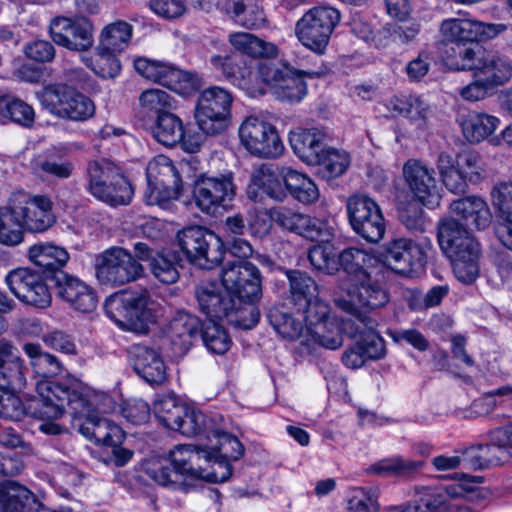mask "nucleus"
<instances>
[{
    "label": "nucleus",
    "instance_id": "9d476101",
    "mask_svg": "<svg viewBox=\"0 0 512 512\" xmlns=\"http://www.w3.org/2000/svg\"><path fill=\"white\" fill-rule=\"evenodd\" d=\"M232 102L231 93L220 86L204 89L198 96L195 109L199 129L209 136L224 132L231 122Z\"/></svg>",
    "mask_w": 512,
    "mask_h": 512
},
{
    "label": "nucleus",
    "instance_id": "0e129e2a",
    "mask_svg": "<svg viewBox=\"0 0 512 512\" xmlns=\"http://www.w3.org/2000/svg\"><path fill=\"white\" fill-rule=\"evenodd\" d=\"M421 203L414 199L398 205V219L411 232L425 231L426 219Z\"/></svg>",
    "mask_w": 512,
    "mask_h": 512
},
{
    "label": "nucleus",
    "instance_id": "f257e3e1",
    "mask_svg": "<svg viewBox=\"0 0 512 512\" xmlns=\"http://www.w3.org/2000/svg\"><path fill=\"white\" fill-rule=\"evenodd\" d=\"M221 415L209 420L211 424L209 449H197L193 445H177L168 456L151 458L144 464L145 473L162 486L187 491L190 482L205 480L224 482L232 474L230 460H238L244 454V446L237 437L227 433Z\"/></svg>",
    "mask_w": 512,
    "mask_h": 512
},
{
    "label": "nucleus",
    "instance_id": "9b49d317",
    "mask_svg": "<svg viewBox=\"0 0 512 512\" xmlns=\"http://www.w3.org/2000/svg\"><path fill=\"white\" fill-rule=\"evenodd\" d=\"M339 22L340 12L337 9L327 6L315 7L297 21L295 35L306 48L322 55Z\"/></svg>",
    "mask_w": 512,
    "mask_h": 512
},
{
    "label": "nucleus",
    "instance_id": "4be33fe9",
    "mask_svg": "<svg viewBox=\"0 0 512 512\" xmlns=\"http://www.w3.org/2000/svg\"><path fill=\"white\" fill-rule=\"evenodd\" d=\"M402 175L412 199L428 208L440 204V188L432 167L419 159H409L402 167Z\"/></svg>",
    "mask_w": 512,
    "mask_h": 512
},
{
    "label": "nucleus",
    "instance_id": "a18cd8bd",
    "mask_svg": "<svg viewBox=\"0 0 512 512\" xmlns=\"http://www.w3.org/2000/svg\"><path fill=\"white\" fill-rule=\"evenodd\" d=\"M35 120L32 106L25 101L9 94L0 96V121L13 122L22 127L29 128Z\"/></svg>",
    "mask_w": 512,
    "mask_h": 512
},
{
    "label": "nucleus",
    "instance_id": "680f3d73",
    "mask_svg": "<svg viewBox=\"0 0 512 512\" xmlns=\"http://www.w3.org/2000/svg\"><path fill=\"white\" fill-rule=\"evenodd\" d=\"M200 332L202 341L210 352L222 355L229 350L231 339L226 330L215 320H210L201 327Z\"/></svg>",
    "mask_w": 512,
    "mask_h": 512
},
{
    "label": "nucleus",
    "instance_id": "7ed1b4c3",
    "mask_svg": "<svg viewBox=\"0 0 512 512\" xmlns=\"http://www.w3.org/2000/svg\"><path fill=\"white\" fill-rule=\"evenodd\" d=\"M199 310L210 320H223L240 329H252L260 319L258 308L239 307L235 298L226 294L216 282H202L195 287Z\"/></svg>",
    "mask_w": 512,
    "mask_h": 512
},
{
    "label": "nucleus",
    "instance_id": "052dcab7",
    "mask_svg": "<svg viewBox=\"0 0 512 512\" xmlns=\"http://www.w3.org/2000/svg\"><path fill=\"white\" fill-rule=\"evenodd\" d=\"M213 417L208 418L201 411L187 405L185 416L181 417L179 425L174 430L188 437L203 434L210 439L211 424L209 420Z\"/></svg>",
    "mask_w": 512,
    "mask_h": 512
},
{
    "label": "nucleus",
    "instance_id": "3c124183",
    "mask_svg": "<svg viewBox=\"0 0 512 512\" xmlns=\"http://www.w3.org/2000/svg\"><path fill=\"white\" fill-rule=\"evenodd\" d=\"M132 26L125 21H116L106 25L99 35V51L122 52L129 45Z\"/></svg>",
    "mask_w": 512,
    "mask_h": 512
},
{
    "label": "nucleus",
    "instance_id": "6ab92c4d",
    "mask_svg": "<svg viewBox=\"0 0 512 512\" xmlns=\"http://www.w3.org/2000/svg\"><path fill=\"white\" fill-rule=\"evenodd\" d=\"M512 440L505 427L490 430L487 442L466 448L462 455L464 462L473 470H483L500 466L510 458Z\"/></svg>",
    "mask_w": 512,
    "mask_h": 512
},
{
    "label": "nucleus",
    "instance_id": "bf43d9fd",
    "mask_svg": "<svg viewBox=\"0 0 512 512\" xmlns=\"http://www.w3.org/2000/svg\"><path fill=\"white\" fill-rule=\"evenodd\" d=\"M148 266L154 278L163 284H174L179 279L178 261L171 252H159Z\"/></svg>",
    "mask_w": 512,
    "mask_h": 512
},
{
    "label": "nucleus",
    "instance_id": "423d86ee",
    "mask_svg": "<svg viewBox=\"0 0 512 512\" xmlns=\"http://www.w3.org/2000/svg\"><path fill=\"white\" fill-rule=\"evenodd\" d=\"M39 100L52 115L74 122H85L96 111L94 102L88 96L66 84L45 86Z\"/></svg>",
    "mask_w": 512,
    "mask_h": 512
},
{
    "label": "nucleus",
    "instance_id": "58836bf2",
    "mask_svg": "<svg viewBox=\"0 0 512 512\" xmlns=\"http://www.w3.org/2000/svg\"><path fill=\"white\" fill-rule=\"evenodd\" d=\"M279 175L293 199L302 204L314 203L319 198V190L314 181L303 173L282 166Z\"/></svg>",
    "mask_w": 512,
    "mask_h": 512
},
{
    "label": "nucleus",
    "instance_id": "393cba45",
    "mask_svg": "<svg viewBox=\"0 0 512 512\" xmlns=\"http://www.w3.org/2000/svg\"><path fill=\"white\" fill-rule=\"evenodd\" d=\"M93 23L85 18L56 17L49 27L52 40L73 51H87L94 43Z\"/></svg>",
    "mask_w": 512,
    "mask_h": 512
},
{
    "label": "nucleus",
    "instance_id": "69168bd1",
    "mask_svg": "<svg viewBox=\"0 0 512 512\" xmlns=\"http://www.w3.org/2000/svg\"><path fill=\"white\" fill-rule=\"evenodd\" d=\"M95 51V59L85 58L86 65L104 79L116 77L121 70L117 53L113 51H99L98 47H96Z\"/></svg>",
    "mask_w": 512,
    "mask_h": 512
},
{
    "label": "nucleus",
    "instance_id": "f3484780",
    "mask_svg": "<svg viewBox=\"0 0 512 512\" xmlns=\"http://www.w3.org/2000/svg\"><path fill=\"white\" fill-rule=\"evenodd\" d=\"M380 262L397 274L411 277L424 268L426 254L414 240L396 238L382 245L379 251Z\"/></svg>",
    "mask_w": 512,
    "mask_h": 512
},
{
    "label": "nucleus",
    "instance_id": "7c9ffc66",
    "mask_svg": "<svg viewBox=\"0 0 512 512\" xmlns=\"http://www.w3.org/2000/svg\"><path fill=\"white\" fill-rule=\"evenodd\" d=\"M338 264L350 277L351 282L367 279L371 274H378L382 269L379 257L358 247H348L338 254Z\"/></svg>",
    "mask_w": 512,
    "mask_h": 512
},
{
    "label": "nucleus",
    "instance_id": "de8ad7c7",
    "mask_svg": "<svg viewBox=\"0 0 512 512\" xmlns=\"http://www.w3.org/2000/svg\"><path fill=\"white\" fill-rule=\"evenodd\" d=\"M134 68L144 78L159 83L170 90L176 84L178 68L168 63L138 58L134 61Z\"/></svg>",
    "mask_w": 512,
    "mask_h": 512
},
{
    "label": "nucleus",
    "instance_id": "5fc2aeb1",
    "mask_svg": "<svg viewBox=\"0 0 512 512\" xmlns=\"http://www.w3.org/2000/svg\"><path fill=\"white\" fill-rule=\"evenodd\" d=\"M498 125L499 119L497 117L472 112L463 121L462 129L468 141L478 143L491 135Z\"/></svg>",
    "mask_w": 512,
    "mask_h": 512
},
{
    "label": "nucleus",
    "instance_id": "a878e982",
    "mask_svg": "<svg viewBox=\"0 0 512 512\" xmlns=\"http://www.w3.org/2000/svg\"><path fill=\"white\" fill-rule=\"evenodd\" d=\"M53 284L57 295L74 310L90 313L97 307L95 291L80 278L66 272H58L54 276Z\"/></svg>",
    "mask_w": 512,
    "mask_h": 512
},
{
    "label": "nucleus",
    "instance_id": "20e7f679",
    "mask_svg": "<svg viewBox=\"0 0 512 512\" xmlns=\"http://www.w3.org/2000/svg\"><path fill=\"white\" fill-rule=\"evenodd\" d=\"M263 80L269 84L275 97L286 103H298L307 94V84L304 77L320 78L329 73L326 65L316 70H298L287 61L264 64L260 68Z\"/></svg>",
    "mask_w": 512,
    "mask_h": 512
},
{
    "label": "nucleus",
    "instance_id": "13d9d810",
    "mask_svg": "<svg viewBox=\"0 0 512 512\" xmlns=\"http://www.w3.org/2000/svg\"><path fill=\"white\" fill-rule=\"evenodd\" d=\"M422 465L423 463L420 461L395 457L383 459L373 464L367 469V472L383 476L406 477L418 471Z\"/></svg>",
    "mask_w": 512,
    "mask_h": 512
},
{
    "label": "nucleus",
    "instance_id": "4468645a",
    "mask_svg": "<svg viewBox=\"0 0 512 512\" xmlns=\"http://www.w3.org/2000/svg\"><path fill=\"white\" fill-rule=\"evenodd\" d=\"M376 276L377 274H371L367 279L352 282L346 289V294L335 300L336 306L353 315L356 322L368 317V311L384 307L389 302V295L378 283Z\"/></svg>",
    "mask_w": 512,
    "mask_h": 512
},
{
    "label": "nucleus",
    "instance_id": "8fccbe9b",
    "mask_svg": "<svg viewBox=\"0 0 512 512\" xmlns=\"http://www.w3.org/2000/svg\"><path fill=\"white\" fill-rule=\"evenodd\" d=\"M388 109L393 116H404L423 127L430 113V107L418 96L394 97L388 102Z\"/></svg>",
    "mask_w": 512,
    "mask_h": 512
},
{
    "label": "nucleus",
    "instance_id": "864d4df0",
    "mask_svg": "<svg viewBox=\"0 0 512 512\" xmlns=\"http://www.w3.org/2000/svg\"><path fill=\"white\" fill-rule=\"evenodd\" d=\"M267 319L273 329L284 339L296 340L304 337L305 331L302 321L283 308H270L267 312Z\"/></svg>",
    "mask_w": 512,
    "mask_h": 512
},
{
    "label": "nucleus",
    "instance_id": "0eeeda50",
    "mask_svg": "<svg viewBox=\"0 0 512 512\" xmlns=\"http://www.w3.org/2000/svg\"><path fill=\"white\" fill-rule=\"evenodd\" d=\"M177 242L187 260L202 269L210 270L220 264L226 253L221 238L201 226H189L179 231Z\"/></svg>",
    "mask_w": 512,
    "mask_h": 512
},
{
    "label": "nucleus",
    "instance_id": "e433bc0d",
    "mask_svg": "<svg viewBox=\"0 0 512 512\" xmlns=\"http://www.w3.org/2000/svg\"><path fill=\"white\" fill-rule=\"evenodd\" d=\"M40 503L23 485L15 481L0 484V512H37Z\"/></svg>",
    "mask_w": 512,
    "mask_h": 512
},
{
    "label": "nucleus",
    "instance_id": "79ce46f5",
    "mask_svg": "<svg viewBox=\"0 0 512 512\" xmlns=\"http://www.w3.org/2000/svg\"><path fill=\"white\" fill-rule=\"evenodd\" d=\"M304 337L307 342L329 350H337L344 343L342 327L334 316L309 328Z\"/></svg>",
    "mask_w": 512,
    "mask_h": 512
},
{
    "label": "nucleus",
    "instance_id": "4c0bfd02",
    "mask_svg": "<svg viewBox=\"0 0 512 512\" xmlns=\"http://www.w3.org/2000/svg\"><path fill=\"white\" fill-rule=\"evenodd\" d=\"M71 414L74 416H92L109 413L114 410L113 398L105 392H87L82 394L70 388Z\"/></svg>",
    "mask_w": 512,
    "mask_h": 512
},
{
    "label": "nucleus",
    "instance_id": "4d7b16f0",
    "mask_svg": "<svg viewBox=\"0 0 512 512\" xmlns=\"http://www.w3.org/2000/svg\"><path fill=\"white\" fill-rule=\"evenodd\" d=\"M350 158L345 151L325 146L319 154V162L312 166L319 167V173L326 179L342 175L349 166Z\"/></svg>",
    "mask_w": 512,
    "mask_h": 512
},
{
    "label": "nucleus",
    "instance_id": "c9c22d12",
    "mask_svg": "<svg viewBox=\"0 0 512 512\" xmlns=\"http://www.w3.org/2000/svg\"><path fill=\"white\" fill-rule=\"evenodd\" d=\"M84 418V422L79 425V432L87 439L96 444L116 445L121 444L124 433L122 429L111 420L100 415L78 416Z\"/></svg>",
    "mask_w": 512,
    "mask_h": 512
},
{
    "label": "nucleus",
    "instance_id": "aec40b11",
    "mask_svg": "<svg viewBox=\"0 0 512 512\" xmlns=\"http://www.w3.org/2000/svg\"><path fill=\"white\" fill-rule=\"evenodd\" d=\"M37 389L38 394L24 404V415L40 420H54L61 417L66 407L71 410L69 387L46 382L38 385Z\"/></svg>",
    "mask_w": 512,
    "mask_h": 512
},
{
    "label": "nucleus",
    "instance_id": "f03ea898",
    "mask_svg": "<svg viewBox=\"0 0 512 512\" xmlns=\"http://www.w3.org/2000/svg\"><path fill=\"white\" fill-rule=\"evenodd\" d=\"M437 237L442 252L452 262L456 278L465 284L473 283L479 275V242L455 218L439 223Z\"/></svg>",
    "mask_w": 512,
    "mask_h": 512
},
{
    "label": "nucleus",
    "instance_id": "39448f33",
    "mask_svg": "<svg viewBox=\"0 0 512 512\" xmlns=\"http://www.w3.org/2000/svg\"><path fill=\"white\" fill-rule=\"evenodd\" d=\"M457 70H469L485 80L494 90L512 78V61L498 52L475 47L461 48L454 64Z\"/></svg>",
    "mask_w": 512,
    "mask_h": 512
},
{
    "label": "nucleus",
    "instance_id": "412c9836",
    "mask_svg": "<svg viewBox=\"0 0 512 512\" xmlns=\"http://www.w3.org/2000/svg\"><path fill=\"white\" fill-rule=\"evenodd\" d=\"M10 200L28 232L43 233L56 223L53 203L47 195L18 192Z\"/></svg>",
    "mask_w": 512,
    "mask_h": 512
},
{
    "label": "nucleus",
    "instance_id": "338daca9",
    "mask_svg": "<svg viewBox=\"0 0 512 512\" xmlns=\"http://www.w3.org/2000/svg\"><path fill=\"white\" fill-rule=\"evenodd\" d=\"M140 112L144 114H159L169 112L172 107L170 95L160 89H147L139 96Z\"/></svg>",
    "mask_w": 512,
    "mask_h": 512
},
{
    "label": "nucleus",
    "instance_id": "1a4fd4ad",
    "mask_svg": "<svg viewBox=\"0 0 512 512\" xmlns=\"http://www.w3.org/2000/svg\"><path fill=\"white\" fill-rule=\"evenodd\" d=\"M221 282L226 294L235 298L239 307L249 304L257 308L256 302L262 296L261 274L253 263L247 260L227 262L221 271Z\"/></svg>",
    "mask_w": 512,
    "mask_h": 512
},
{
    "label": "nucleus",
    "instance_id": "37998d69",
    "mask_svg": "<svg viewBox=\"0 0 512 512\" xmlns=\"http://www.w3.org/2000/svg\"><path fill=\"white\" fill-rule=\"evenodd\" d=\"M286 275L289 282L288 301L293 309L304 307L305 302L318 296V286L315 280L305 272L289 270Z\"/></svg>",
    "mask_w": 512,
    "mask_h": 512
},
{
    "label": "nucleus",
    "instance_id": "f704fd0d",
    "mask_svg": "<svg viewBox=\"0 0 512 512\" xmlns=\"http://www.w3.org/2000/svg\"><path fill=\"white\" fill-rule=\"evenodd\" d=\"M27 256L34 265L43 269L46 278L52 282H54V276L58 272H64L63 267L70 258L65 248L53 243L43 242L32 245Z\"/></svg>",
    "mask_w": 512,
    "mask_h": 512
},
{
    "label": "nucleus",
    "instance_id": "49530a36",
    "mask_svg": "<svg viewBox=\"0 0 512 512\" xmlns=\"http://www.w3.org/2000/svg\"><path fill=\"white\" fill-rule=\"evenodd\" d=\"M228 42L235 50L252 58L273 57L277 54V47L273 43L247 32L231 33Z\"/></svg>",
    "mask_w": 512,
    "mask_h": 512
},
{
    "label": "nucleus",
    "instance_id": "c85d7f7f",
    "mask_svg": "<svg viewBox=\"0 0 512 512\" xmlns=\"http://www.w3.org/2000/svg\"><path fill=\"white\" fill-rule=\"evenodd\" d=\"M129 361L137 375L150 385H160L166 380V366L156 349L133 345L129 350Z\"/></svg>",
    "mask_w": 512,
    "mask_h": 512
},
{
    "label": "nucleus",
    "instance_id": "ddd939ff",
    "mask_svg": "<svg viewBox=\"0 0 512 512\" xmlns=\"http://www.w3.org/2000/svg\"><path fill=\"white\" fill-rule=\"evenodd\" d=\"M148 187L144 200L148 205L166 208L178 199L181 191V178L171 159L159 155L151 160L146 168Z\"/></svg>",
    "mask_w": 512,
    "mask_h": 512
},
{
    "label": "nucleus",
    "instance_id": "c756f323",
    "mask_svg": "<svg viewBox=\"0 0 512 512\" xmlns=\"http://www.w3.org/2000/svg\"><path fill=\"white\" fill-rule=\"evenodd\" d=\"M281 167H275L273 164H261L257 167L252 175L250 184L247 189L249 199L253 201H261L262 195L282 202L286 198L285 188L279 178V170Z\"/></svg>",
    "mask_w": 512,
    "mask_h": 512
},
{
    "label": "nucleus",
    "instance_id": "2eb2a0df",
    "mask_svg": "<svg viewBox=\"0 0 512 512\" xmlns=\"http://www.w3.org/2000/svg\"><path fill=\"white\" fill-rule=\"evenodd\" d=\"M88 190L97 199L111 205H126L133 195L129 181L108 164L91 162L87 168Z\"/></svg>",
    "mask_w": 512,
    "mask_h": 512
},
{
    "label": "nucleus",
    "instance_id": "ea45409f",
    "mask_svg": "<svg viewBox=\"0 0 512 512\" xmlns=\"http://www.w3.org/2000/svg\"><path fill=\"white\" fill-rule=\"evenodd\" d=\"M460 154L453 157L450 153L442 151L439 153L436 167L441 180L448 191L454 194H464L468 189V177L460 167Z\"/></svg>",
    "mask_w": 512,
    "mask_h": 512
},
{
    "label": "nucleus",
    "instance_id": "72a5a7b5",
    "mask_svg": "<svg viewBox=\"0 0 512 512\" xmlns=\"http://www.w3.org/2000/svg\"><path fill=\"white\" fill-rule=\"evenodd\" d=\"M327 133L322 128H297L289 136L294 153L306 164L319 162V154L326 146Z\"/></svg>",
    "mask_w": 512,
    "mask_h": 512
},
{
    "label": "nucleus",
    "instance_id": "6e6552de",
    "mask_svg": "<svg viewBox=\"0 0 512 512\" xmlns=\"http://www.w3.org/2000/svg\"><path fill=\"white\" fill-rule=\"evenodd\" d=\"M236 195V185L232 172H202L193 182L192 198L203 213L215 215L227 208Z\"/></svg>",
    "mask_w": 512,
    "mask_h": 512
},
{
    "label": "nucleus",
    "instance_id": "bb28decb",
    "mask_svg": "<svg viewBox=\"0 0 512 512\" xmlns=\"http://www.w3.org/2000/svg\"><path fill=\"white\" fill-rule=\"evenodd\" d=\"M502 24L483 23L472 19L451 18L444 20L440 31L451 42L465 43L483 41L497 36L505 30Z\"/></svg>",
    "mask_w": 512,
    "mask_h": 512
},
{
    "label": "nucleus",
    "instance_id": "b1692460",
    "mask_svg": "<svg viewBox=\"0 0 512 512\" xmlns=\"http://www.w3.org/2000/svg\"><path fill=\"white\" fill-rule=\"evenodd\" d=\"M5 282L9 290L26 304L45 308L51 303V294L45 280L30 268L21 267L10 271Z\"/></svg>",
    "mask_w": 512,
    "mask_h": 512
},
{
    "label": "nucleus",
    "instance_id": "e2e57ef3",
    "mask_svg": "<svg viewBox=\"0 0 512 512\" xmlns=\"http://www.w3.org/2000/svg\"><path fill=\"white\" fill-rule=\"evenodd\" d=\"M294 311L301 316L304 331L332 317L329 304L320 299L319 296L305 302L304 307H296Z\"/></svg>",
    "mask_w": 512,
    "mask_h": 512
},
{
    "label": "nucleus",
    "instance_id": "603ef678",
    "mask_svg": "<svg viewBox=\"0 0 512 512\" xmlns=\"http://www.w3.org/2000/svg\"><path fill=\"white\" fill-rule=\"evenodd\" d=\"M152 134L162 145L173 147L183 140V122L173 113L167 112L159 114L152 128Z\"/></svg>",
    "mask_w": 512,
    "mask_h": 512
},
{
    "label": "nucleus",
    "instance_id": "09e8293b",
    "mask_svg": "<svg viewBox=\"0 0 512 512\" xmlns=\"http://www.w3.org/2000/svg\"><path fill=\"white\" fill-rule=\"evenodd\" d=\"M22 348L29 357L30 364L38 376L50 378L62 373L63 365L60 360L56 356L43 351L40 344L27 342Z\"/></svg>",
    "mask_w": 512,
    "mask_h": 512
},
{
    "label": "nucleus",
    "instance_id": "cd10ccee",
    "mask_svg": "<svg viewBox=\"0 0 512 512\" xmlns=\"http://www.w3.org/2000/svg\"><path fill=\"white\" fill-rule=\"evenodd\" d=\"M27 367L11 340L0 339V390L22 391L26 386Z\"/></svg>",
    "mask_w": 512,
    "mask_h": 512
},
{
    "label": "nucleus",
    "instance_id": "5701e85b",
    "mask_svg": "<svg viewBox=\"0 0 512 512\" xmlns=\"http://www.w3.org/2000/svg\"><path fill=\"white\" fill-rule=\"evenodd\" d=\"M271 219L281 228L312 241L329 242L334 235V230L327 221L288 207L272 210Z\"/></svg>",
    "mask_w": 512,
    "mask_h": 512
},
{
    "label": "nucleus",
    "instance_id": "473e14b6",
    "mask_svg": "<svg viewBox=\"0 0 512 512\" xmlns=\"http://www.w3.org/2000/svg\"><path fill=\"white\" fill-rule=\"evenodd\" d=\"M450 212L457 222L462 221L463 227L485 229L491 223V212L484 199L478 196H467L454 200L450 204Z\"/></svg>",
    "mask_w": 512,
    "mask_h": 512
},
{
    "label": "nucleus",
    "instance_id": "6e6d98bb",
    "mask_svg": "<svg viewBox=\"0 0 512 512\" xmlns=\"http://www.w3.org/2000/svg\"><path fill=\"white\" fill-rule=\"evenodd\" d=\"M187 404L180 402L174 395H164L154 403V413L166 428L174 430L181 417L185 416Z\"/></svg>",
    "mask_w": 512,
    "mask_h": 512
},
{
    "label": "nucleus",
    "instance_id": "2f4dec72",
    "mask_svg": "<svg viewBox=\"0 0 512 512\" xmlns=\"http://www.w3.org/2000/svg\"><path fill=\"white\" fill-rule=\"evenodd\" d=\"M201 327L198 317L185 311H178L170 320L167 328V336L175 353H186L193 342L198 339Z\"/></svg>",
    "mask_w": 512,
    "mask_h": 512
},
{
    "label": "nucleus",
    "instance_id": "774afa93",
    "mask_svg": "<svg viewBox=\"0 0 512 512\" xmlns=\"http://www.w3.org/2000/svg\"><path fill=\"white\" fill-rule=\"evenodd\" d=\"M227 9L232 14L236 23L248 29L257 28L265 21L262 9L255 6L247 10V4L241 1H232Z\"/></svg>",
    "mask_w": 512,
    "mask_h": 512
},
{
    "label": "nucleus",
    "instance_id": "a19ab883",
    "mask_svg": "<svg viewBox=\"0 0 512 512\" xmlns=\"http://www.w3.org/2000/svg\"><path fill=\"white\" fill-rule=\"evenodd\" d=\"M361 319V322L355 323V335H359L357 343L366 360H380L386 354V347L383 338L375 331L377 322L371 317Z\"/></svg>",
    "mask_w": 512,
    "mask_h": 512
},
{
    "label": "nucleus",
    "instance_id": "a211bd4d",
    "mask_svg": "<svg viewBox=\"0 0 512 512\" xmlns=\"http://www.w3.org/2000/svg\"><path fill=\"white\" fill-rule=\"evenodd\" d=\"M239 138L245 149L259 158H277L284 150L276 128L256 117H248L242 122Z\"/></svg>",
    "mask_w": 512,
    "mask_h": 512
},
{
    "label": "nucleus",
    "instance_id": "dca6fc26",
    "mask_svg": "<svg viewBox=\"0 0 512 512\" xmlns=\"http://www.w3.org/2000/svg\"><path fill=\"white\" fill-rule=\"evenodd\" d=\"M347 213L352 229L371 243L379 242L385 234V219L379 205L365 195L351 196Z\"/></svg>",
    "mask_w": 512,
    "mask_h": 512
},
{
    "label": "nucleus",
    "instance_id": "f8f14e48",
    "mask_svg": "<svg viewBox=\"0 0 512 512\" xmlns=\"http://www.w3.org/2000/svg\"><path fill=\"white\" fill-rule=\"evenodd\" d=\"M95 272L101 284L118 287L141 278L144 267L128 250L112 247L96 256Z\"/></svg>",
    "mask_w": 512,
    "mask_h": 512
},
{
    "label": "nucleus",
    "instance_id": "c03bdc74",
    "mask_svg": "<svg viewBox=\"0 0 512 512\" xmlns=\"http://www.w3.org/2000/svg\"><path fill=\"white\" fill-rule=\"evenodd\" d=\"M24 223L12 201L0 207V244L16 246L24 240Z\"/></svg>",
    "mask_w": 512,
    "mask_h": 512
}]
</instances>
